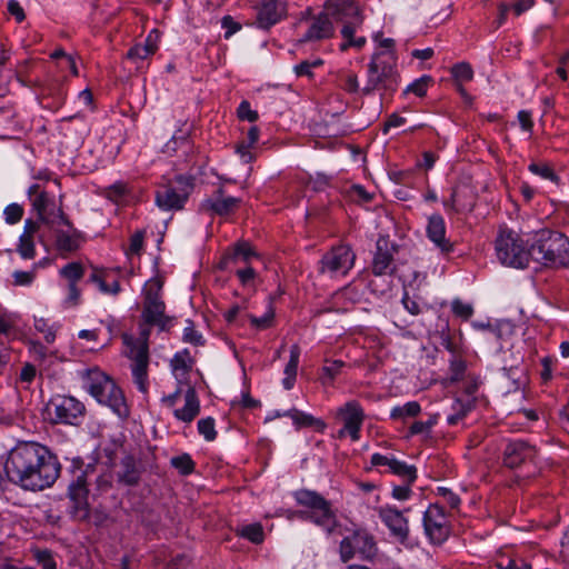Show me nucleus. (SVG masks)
I'll return each mask as SVG.
<instances>
[{
    "label": "nucleus",
    "instance_id": "14",
    "mask_svg": "<svg viewBox=\"0 0 569 569\" xmlns=\"http://www.w3.org/2000/svg\"><path fill=\"white\" fill-rule=\"evenodd\" d=\"M123 342L130 348L129 357L133 360L132 376L138 389L147 392V372L149 362V348L147 343L134 342L128 333L122 335Z\"/></svg>",
    "mask_w": 569,
    "mask_h": 569
},
{
    "label": "nucleus",
    "instance_id": "62",
    "mask_svg": "<svg viewBox=\"0 0 569 569\" xmlns=\"http://www.w3.org/2000/svg\"><path fill=\"white\" fill-rule=\"evenodd\" d=\"M410 485L408 481L403 486H395L392 489V497L398 500H406L410 496Z\"/></svg>",
    "mask_w": 569,
    "mask_h": 569
},
{
    "label": "nucleus",
    "instance_id": "48",
    "mask_svg": "<svg viewBox=\"0 0 569 569\" xmlns=\"http://www.w3.org/2000/svg\"><path fill=\"white\" fill-rule=\"evenodd\" d=\"M274 317V312L272 307H269V310L262 317L249 316V321L251 326L257 329H267L271 326L272 319Z\"/></svg>",
    "mask_w": 569,
    "mask_h": 569
},
{
    "label": "nucleus",
    "instance_id": "30",
    "mask_svg": "<svg viewBox=\"0 0 569 569\" xmlns=\"http://www.w3.org/2000/svg\"><path fill=\"white\" fill-rule=\"evenodd\" d=\"M283 415L290 417L297 428L313 427L318 431H323L326 423L311 415L305 413L296 408L284 411Z\"/></svg>",
    "mask_w": 569,
    "mask_h": 569
},
{
    "label": "nucleus",
    "instance_id": "43",
    "mask_svg": "<svg viewBox=\"0 0 569 569\" xmlns=\"http://www.w3.org/2000/svg\"><path fill=\"white\" fill-rule=\"evenodd\" d=\"M34 328L38 332L43 333L47 343H52L56 340V331L47 319L36 318Z\"/></svg>",
    "mask_w": 569,
    "mask_h": 569
},
{
    "label": "nucleus",
    "instance_id": "45",
    "mask_svg": "<svg viewBox=\"0 0 569 569\" xmlns=\"http://www.w3.org/2000/svg\"><path fill=\"white\" fill-rule=\"evenodd\" d=\"M187 323L188 326L183 330V341L193 346H203V337L194 329L193 321L188 320Z\"/></svg>",
    "mask_w": 569,
    "mask_h": 569
},
{
    "label": "nucleus",
    "instance_id": "8",
    "mask_svg": "<svg viewBox=\"0 0 569 569\" xmlns=\"http://www.w3.org/2000/svg\"><path fill=\"white\" fill-rule=\"evenodd\" d=\"M28 196L31 200L33 209L37 211L39 220L49 228L62 223L66 227L73 229L72 222L63 212L61 207L56 208L54 201L49 197L46 190H42L40 184L34 183L29 187Z\"/></svg>",
    "mask_w": 569,
    "mask_h": 569
},
{
    "label": "nucleus",
    "instance_id": "41",
    "mask_svg": "<svg viewBox=\"0 0 569 569\" xmlns=\"http://www.w3.org/2000/svg\"><path fill=\"white\" fill-rule=\"evenodd\" d=\"M171 367L174 371L182 370L184 372L191 370L192 360L190 358L189 351L184 349L182 352H178L171 360Z\"/></svg>",
    "mask_w": 569,
    "mask_h": 569
},
{
    "label": "nucleus",
    "instance_id": "5",
    "mask_svg": "<svg viewBox=\"0 0 569 569\" xmlns=\"http://www.w3.org/2000/svg\"><path fill=\"white\" fill-rule=\"evenodd\" d=\"M293 496L299 506L310 509L307 512L300 511L301 518L321 527L328 535L335 532L338 527V519L330 501L317 491L308 489L297 490Z\"/></svg>",
    "mask_w": 569,
    "mask_h": 569
},
{
    "label": "nucleus",
    "instance_id": "24",
    "mask_svg": "<svg viewBox=\"0 0 569 569\" xmlns=\"http://www.w3.org/2000/svg\"><path fill=\"white\" fill-rule=\"evenodd\" d=\"M141 473L140 462L132 455H126L120 461L117 481L127 487H134L140 482Z\"/></svg>",
    "mask_w": 569,
    "mask_h": 569
},
{
    "label": "nucleus",
    "instance_id": "26",
    "mask_svg": "<svg viewBox=\"0 0 569 569\" xmlns=\"http://www.w3.org/2000/svg\"><path fill=\"white\" fill-rule=\"evenodd\" d=\"M184 401L183 408L174 410V417L183 422H191L200 411V403L194 388H188Z\"/></svg>",
    "mask_w": 569,
    "mask_h": 569
},
{
    "label": "nucleus",
    "instance_id": "10",
    "mask_svg": "<svg viewBox=\"0 0 569 569\" xmlns=\"http://www.w3.org/2000/svg\"><path fill=\"white\" fill-rule=\"evenodd\" d=\"M161 283L151 284L144 292L142 319L144 325L157 326L161 331L170 328L172 318L166 316V303L160 297Z\"/></svg>",
    "mask_w": 569,
    "mask_h": 569
},
{
    "label": "nucleus",
    "instance_id": "42",
    "mask_svg": "<svg viewBox=\"0 0 569 569\" xmlns=\"http://www.w3.org/2000/svg\"><path fill=\"white\" fill-rule=\"evenodd\" d=\"M198 431L204 437L207 441H213L217 438L214 428V419L207 417L198 421Z\"/></svg>",
    "mask_w": 569,
    "mask_h": 569
},
{
    "label": "nucleus",
    "instance_id": "17",
    "mask_svg": "<svg viewBox=\"0 0 569 569\" xmlns=\"http://www.w3.org/2000/svg\"><path fill=\"white\" fill-rule=\"evenodd\" d=\"M423 527L430 540L441 543L448 537L447 518L443 507L431 505L423 515Z\"/></svg>",
    "mask_w": 569,
    "mask_h": 569
},
{
    "label": "nucleus",
    "instance_id": "46",
    "mask_svg": "<svg viewBox=\"0 0 569 569\" xmlns=\"http://www.w3.org/2000/svg\"><path fill=\"white\" fill-rule=\"evenodd\" d=\"M342 367H345V362L341 360H326V365L322 367L323 383H327L325 378L332 381L340 373Z\"/></svg>",
    "mask_w": 569,
    "mask_h": 569
},
{
    "label": "nucleus",
    "instance_id": "64",
    "mask_svg": "<svg viewBox=\"0 0 569 569\" xmlns=\"http://www.w3.org/2000/svg\"><path fill=\"white\" fill-rule=\"evenodd\" d=\"M343 89L350 93H356L359 91L358 77L355 73H349L345 78Z\"/></svg>",
    "mask_w": 569,
    "mask_h": 569
},
{
    "label": "nucleus",
    "instance_id": "7",
    "mask_svg": "<svg viewBox=\"0 0 569 569\" xmlns=\"http://www.w3.org/2000/svg\"><path fill=\"white\" fill-rule=\"evenodd\" d=\"M496 251L502 264L525 268L531 259L530 243H526L520 236L510 229L500 230L496 239Z\"/></svg>",
    "mask_w": 569,
    "mask_h": 569
},
{
    "label": "nucleus",
    "instance_id": "40",
    "mask_svg": "<svg viewBox=\"0 0 569 569\" xmlns=\"http://www.w3.org/2000/svg\"><path fill=\"white\" fill-rule=\"evenodd\" d=\"M529 170H530V172L541 177L542 179H547V180H550V181H553V182L558 181V176L556 174V172L552 170V168L548 163H545V162H541V163L532 162L529 166Z\"/></svg>",
    "mask_w": 569,
    "mask_h": 569
},
{
    "label": "nucleus",
    "instance_id": "6",
    "mask_svg": "<svg viewBox=\"0 0 569 569\" xmlns=\"http://www.w3.org/2000/svg\"><path fill=\"white\" fill-rule=\"evenodd\" d=\"M381 52H376L368 64V79L361 89L362 94L369 96L375 90L383 89L395 91L399 82V73L396 69V56L391 53V61L383 60Z\"/></svg>",
    "mask_w": 569,
    "mask_h": 569
},
{
    "label": "nucleus",
    "instance_id": "52",
    "mask_svg": "<svg viewBox=\"0 0 569 569\" xmlns=\"http://www.w3.org/2000/svg\"><path fill=\"white\" fill-rule=\"evenodd\" d=\"M361 291L355 287V286H346L342 288L339 292H337V297L345 298L346 300L350 301L351 303H356L360 301L361 299Z\"/></svg>",
    "mask_w": 569,
    "mask_h": 569
},
{
    "label": "nucleus",
    "instance_id": "36",
    "mask_svg": "<svg viewBox=\"0 0 569 569\" xmlns=\"http://www.w3.org/2000/svg\"><path fill=\"white\" fill-rule=\"evenodd\" d=\"M171 465L183 476L190 475L194 470V462L188 453L171 458Z\"/></svg>",
    "mask_w": 569,
    "mask_h": 569
},
{
    "label": "nucleus",
    "instance_id": "31",
    "mask_svg": "<svg viewBox=\"0 0 569 569\" xmlns=\"http://www.w3.org/2000/svg\"><path fill=\"white\" fill-rule=\"evenodd\" d=\"M299 356H300L299 347L297 345L292 346L291 350H290V359L284 368L286 378L282 381L283 387L287 390H290L293 387V383L296 381L297 369H298V363H299Z\"/></svg>",
    "mask_w": 569,
    "mask_h": 569
},
{
    "label": "nucleus",
    "instance_id": "11",
    "mask_svg": "<svg viewBox=\"0 0 569 569\" xmlns=\"http://www.w3.org/2000/svg\"><path fill=\"white\" fill-rule=\"evenodd\" d=\"M325 10L328 17L342 22L341 36L343 38L355 34L356 29L362 24L359 8L351 0H327Z\"/></svg>",
    "mask_w": 569,
    "mask_h": 569
},
{
    "label": "nucleus",
    "instance_id": "38",
    "mask_svg": "<svg viewBox=\"0 0 569 569\" xmlns=\"http://www.w3.org/2000/svg\"><path fill=\"white\" fill-rule=\"evenodd\" d=\"M451 74L457 82L470 81L473 78V70L467 62H459L451 68Z\"/></svg>",
    "mask_w": 569,
    "mask_h": 569
},
{
    "label": "nucleus",
    "instance_id": "60",
    "mask_svg": "<svg viewBox=\"0 0 569 569\" xmlns=\"http://www.w3.org/2000/svg\"><path fill=\"white\" fill-rule=\"evenodd\" d=\"M552 362H553V360L551 357H545L541 360L542 371H541L540 376L545 383H547L552 378V369H551Z\"/></svg>",
    "mask_w": 569,
    "mask_h": 569
},
{
    "label": "nucleus",
    "instance_id": "23",
    "mask_svg": "<svg viewBox=\"0 0 569 569\" xmlns=\"http://www.w3.org/2000/svg\"><path fill=\"white\" fill-rule=\"evenodd\" d=\"M286 16L284 0H264L258 11L257 22L262 29H269Z\"/></svg>",
    "mask_w": 569,
    "mask_h": 569
},
{
    "label": "nucleus",
    "instance_id": "20",
    "mask_svg": "<svg viewBox=\"0 0 569 569\" xmlns=\"http://www.w3.org/2000/svg\"><path fill=\"white\" fill-rule=\"evenodd\" d=\"M339 413L343 417L345 422L343 429L339 431V437L341 438L345 432H348L353 441L358 440L365 418L360 405L355 400L348 401L342 408H340Z\"/></svg>",
    "mask_w": 569,
    "mask_h": 569
},
{
    "label": "nucleus",
    "instance_id": "57",
    "mask_svg": "<svg viewBox=\"0 0 569 569\" xmlns=\"http://www.w3.org/2000/svg\"><path fill=\"white\" fill-rule=\"evenodd\" d=\"M13 284L14 286H29L32 283L34 279L33 271H14L13 274Z\"/></svg>",
    "mask_w": 569,
    "mask_h": 569
},
{
    "label": "nucleus",
    "instance_id": "2",
    "mask_svg": "<svg viewBox=\"0 0 569 569\" xmlns=\"http://www.w3.org/2000/svg\"><path fill=\"white\" fill-rule=\"evenodd\" d=\"M530 243L531 259L558 267L569 266V238L555 230L541 229L526 240Z\"/></svg>",
    "mask_w": 569,
    "mask_h": 569
},
{
    "label": "nucleus",
    "instance_id": "3",
    "mask_svg": "<svg viewBox=\"0 0 569 569\" xmlns=\"http://www.w3.org/2000/svg\"><path fill=\"white\" fill-rule=\"evenodd\" d=\"M84 389L101 405H106L120 418L129 416L122 390L98 368L88 369L83 376Z\"/></svg>",
    "mask_w": 569,
    "mask_h": 569
},
{
    "label": "nucleus",
    "instance_id": "33",
    "mask_svg": "<svg viewBox=\"0 0 569 569\" xmlns=\"http://www.w3.org/2000/svg\"><path fill=\"white\" fill-rule=\"evenodd\" d=\"M421 411V407L417 401H410L401 407H395L391 410L390 417L392 419H403L406 417H416Z\"/></svg>",
    "mask_w": 569,
    "mask_h": 569
},
{
    "label": "nucleus",
    "instance_id": "56",
    "mask_svg": "<svg viewBox=\"0 0 569 569\" xmlns=\"http://www.w3.org/2000/svg\"><path fill=\"white\" fill-rule=\"evenodd\" d=\"M144 231L138 230L130 238L129 253L139 254L143 246Z\"/></svg>",
    "mask_w": 569,
    "mask_h": 569
},
{
    "label": "nucleus",
    "instance_id": "15",
    "mask_svg": "<svg viewBox=\"0 0 569 569\" xmlns=\"http://www.w3.org/2000/svg\"><path fill=\"white\" fill-rule=\"evenodd\" d=\"M537 449L525 440L509 441L502 453V463L509 469L520 468L522 465H536Z\"/></svg>",
    "mask_w": 569,
    "mask_h": 569
},
{
    "label": "nucleus",
    "instance_id": "21",
    "mask_svg": "<svg viewBox=\"0 0 569 569\" xmlns=\"http://www.w3.org/2000/svg\"><path fill=\"white\" fill-rule=\"evenodd\" d=\"M426 232L428 239L442 254H449L453 251L455 244L446 238V223L440 214L436 213L429 217Z\"/></svg>",
    "mask_w": 569,
    "mask_h": 569
},
{
    "label": "nucleus",
    "instance_id": "4",
    "mask_svg": "<svg viewBox=\"0 0 569 569\" xmlns=\"http://www.w3.org/2000/svg\"><path fill=\"white\" fill-rule=\"evenodd\" d=\"M94 466L88 463L84 466L80 457L71 460V471L73 479L68 486L69 515L76 521H86L89 519L90 509L88 502V482L87 477L93 471Z\"/></svg>",
    "mask_w": 569,
    "mask_h": 569
},
{
    "label": "nucleus",
    "instance_id": "9",
    "mask_svg": "<svg viewBox=\"0 0 569 569\" xmlns=\"http://www.w3.org/2000/svg\"><path fill=\"white\" fill-rule=\"evenodd\" d=\"M339 553L343 562H348L356 555L362 559H371L377 553V545L373 536L367 530L357 529L341 540Z\"/></svg>",
    "mask_w": 569,
    "mask_h": 569
},
{
    "label": "nucleus",
    "instance_id": "19",
    "mask_svg": "<svg viewBox=\"0 0 569 569\" xmlns=\"http://www.w3.org/2000/svg\"><path fill=\"white\" fill-rule=\"evenodd\" d=\"M379 518L389 528L391 536L405 543L409 537L408 520L396 508L381 507L378 510Z\"/></svg>",
    "mask_w": 569,
    "mask_h": 569
},
{
    "label": "nucleus",
    "instance_id": "51",
    "mask_svg": "<svg viewBox=\"0 0 569 569\" xmlns=\"http://www.w3.org/2000/svg\"><path fill=\"white\" fill-rule=\"evenodd\" d=\"M238 117L241 120H248L250 122H254L258 120L259 116L256 110L251 109L250 103L247 100H243L237 110Z\"/></svg>",
    "mask_w": 569,
    "mask_h": 569
},
{
    "label": "nucleus",
    "instance_id": "53",
    "mask_svg": "<svg viewBox=\"0 0 569 569\" xmlns=\"http://www.w3.org/2000/svg\"><path fill=\"white\" fill-rule=\"evenodd\" d=\"M109 277V273L104 270H98L93 269V272L90 274L88 281L96 283L100 291L104 293L107 291V278Z\"/></svg>",
    "mask_w": 569,
    "mask_h": 569
},
{
    "label": "nucleus",
    "instance_id": "54",
    "mask_svg": "<svg viewBox=\"0 0 569 569\" xmlns=\"http://www.w3.org/2000/svg\"><path fill=\"white\" fill-rule=\"evenodd\" d=\"M150 57V50L143 48L141 43H138L129 49L127 58L132 61L144 60Z\"/></svg>",
    "mask_w": 569,
    "mask_h": 569
},
{
    "label": "nucleus",
    "instance_id": "13",
    "mask_svg": "<svg viewBox=\"0 0 569 569\" xmlns=\"http://www.w3.org/2000/svg\"><path fill=\"white\" fill-rule=\"evenodd\" d=\"M47 411L54 423L72 425L83 415L84 406L73 397L57 395L48 402Z\"/></svg>",
    "mask_w": 569,
    "mask_h": 569
},
{
    "label": "nucleus",
    "instance_id": "1",
    "mask_svg": "<svg viewBox=\"0 0 569 569\" xmlns=\"http://www.w3.org/2000/svg\"><path fill=\"white\" fill-rule=\"evenodd\" d=\"M61 466L46 446L23 441L12 448L4 463L10 482L29 491L50 488L59 478Z\"/></svg>",
    "mask_w": 569,
    "mask_h": 569
},
{
    "label": "nucleus",
    "instance_id": "16",
    "mask_svg": "<svg viewBox=\"0 0 569 569\" xmlns=\"http://www.w3.org/2000/svg\"><path fill=\"white\" fill-rule=\"evenodd\" d=\"M356 254L348 246H338L323 254L320 260V272L333 276L346 274L353 266Z\"/></svg>",
    "mask_w": 569,
    "mask_h": 569
},
{
    "label": "nucleus",
    "instance_id": "27",
    "mask_svg": "<svg viewBox=\"0 0 569 569\" xmlns=\"http://www.w3.org/2000/svg\"><path fill=\"white\" fill-rule=\"evenodd\" d=\"M54 232L56 249L61 253L74 252L80 247L79 232L73 229L72 233H67L63 230L51 228Z\"/></svg>",
    "mask_w": 569,
    "mask_h": 569
},
{
    "label": "nucleus",
    "instance_id": "37",
    "mask_svg": "<svg viewBox=\"0 0 569 569\" xmlns=\"http://www.w3.org/2000/svg\"><path fill=\"white\" fill-rule=\"evenodd\" d=\"M60 273L68 279L69 283H77L83 277V267L79 262H70L66 264Z\"/></svg>",
    "mask_w": 569,
    "mask_h": 569
},
{
    "label": "nucleus",
    "instance_id": "63",
    "mask_svg": "<svg viewBox=\"0 0 569 569\" xmlns=\"http://www.w3.org/2000/svg\"><path fill=\"white\" fill-rule=\"evenodd\" d=\"M439 495H441L450 505L451 508H456L460 503L459 497L448 488H438Z\"/></svg>",
    "mask_w": 569,
    "mask_h": 569
},
{
    "label": "nucleus",
    "instance_id": "32",
    "mask_svg": "<svg viewBox=\"0 0 569 569\" xmlns=\"http://www.w3.org/2000/svg\"><path fill=\"white\" fill-rule=\"evenodd\" d=\"M390 470L392 473L402 477L409 483H412L417 478V469L413 466L398 461L395 458L391 461Z\"/></svg>",
    "mask_w": 569,
    "mask_h": 569
},
{
    "label": "nucleus",
    "instance_id": "59",
    "mask_svg": "<svg viewBox=\"0 0 569 569\" xmlns=\"http://www.w3.org/2000/svg\"><path fill=\"white\" fill-rule=\"evenodd\" d=\"M8 11L18 22H22L26 19L24 11L17 0H10L8 2Z\"/></svg>",
    "mask_w": 569,
    "mask_h": 569
},
{
    "label": "nucleus",
    "instance_id": "44",
    "mask_svg": "<svg viewBox=\"0 0 569 569\" xmlns=\"http://www.w3.org/2000/svg\"><path fill=\"white\" fill-rule=\"evenodd\" d=\"M33 557L42 569H57V563L49 549H37Z\"/></svg>",
    "mask_w": 569,
    "mask_h": 569
},
{
    "label": "nucleus",
    "instance_id": "35",
    "mask_svg": "<svg viewBox=\"0 0 569 569\" xmlns=\"http://www.w3.org/2000/svg\"><path fill=\"white\" fill-rule=\"evenodd\" d=\"M241 537L248 539L252 543H261L264 538L263 528L260 523H251L244 526L240 531Z\"/></svg>",
    "mask_w": 569,
    "mask_h": 569
},
{
    "label": "nucleus",
    "instance_id": "28",
    "mask_svg": "<svg viewBox=\"0 0 569 569\" xmlns=\"http://www.w3.org/2000/svg\"><path fill=\"white\" fill-rule=\"evenodd\" d=\"M522 359L516 358L510 366H503L502 372L503 376L510 380L511 386L508 388V391H516L520 389L522 385L526 382V369L521 366Z\"/></svg>",
    "mask_w": 569,
    "mask_h": 569
},
{
    "label": "nucleus",
    "instance_id": "49",
    "mask_svg": "<svg viewBox=\"0 0 569 569\" xmlns=\"http://www.w3.org/2000/svg\"><path fill=\"white\" fill-rule=\"evenodd\" d=\"M18 252L23 259H32L36 254L33 239L20 236Z\"/></svg>",
    "mask_w": 569,
    "mask_h": 569
},
{
    "label": "nucleus",
    "instance_id": "50",
    "mask_svg": "<svg viewBox=\"0 0 569 569\" xmlns=\"http://www.w3.org/2000/svg\"><path fill=\"white\" fill-rule=\"evenodd\" d=\"M4 216L9 224L17 223L23 216V208L18 203H11L6 207Z\"/></svg>",
    "mask_w": 569,
    "mask_h": 569
},
{
    "label": "nucleus",
    "instance_id": "12",
    "mask_svg": "<svg viewBox=\"0 0 569 569\" xmlns=\"http://www.w3.org/2000/svg\"><path fill=\"white\" fill-rule=\"evenodd\" d=\"M176 186H164L156 193V203L163 210H179L183 208L191 190L193 189L192 177L177 176Z\"/></svg>",
    "mask_w": 569,
    "mask_h": 569
},
{
    "label": "nucleus",
    "instance_id": "39",
    "mask_svg": "<svg viewBox=\"0 0 569 569\" xmlns=\"http://www.w3.org/2000/svg\"><path fill=\"white\" fill-rule=\"evenodd\" d=\"M432 78L430 76H422L421 78L415 80L412 83H410L406 90L403 91L405 94L407 93H415L418 97H423L427 92V89L429 84L432 82Z\"/></svg>",
    "mask_w": 569,
    "mask_h": 569
},
{
    "label": "nucleus",
    "instance_id": "25",
    "mask_svg": "<svg viewBox=\"0 0 569 569\" xmlns=\"http://www.w3.org/2000/svg\"><path fill=\"white\" fill-rule=\"evenodd\" d=\"M335 27L327 12L319 13L300 40L301 42L319 41L333 37Z\"/></svg>",
    "mask_w": 569,
    "mask_h": 569
},
{
    "label": "nucleus",
    "instance_id": "55",
    "mask_svg": "<svg viewBox=\"0 0 569 569\" xmlns=\"http://www.w3.org/2000/svg\"><path fill=\"white\" fill-rule=\"evenodd\" d=\"M128 192V184L122 181H118L109 188L108 196L110 199L117 201L124 197Z\"/></svg>",
    "mask_w": 569,
    "mask_h": 569
},
{
    "label": "nucleus",
    "instance_id": "58",
    "mask_svg": "<svg viewBox=\"0 0 569 569\" xmlns=\"http://www.w3.org/2000/svg\"><path fill=\"white\" fill-rule=\"evenodd\" d=\"M221 26L226 29L224 38L229 39L233 33L241 29V24L236 22L232 17L224 16L221 19Z\"/></svg>",
    "mask_w": 569,
    "mask_h": 569
},
{
    "label": "nucleus",
    "instance_id": "22",
    "mask_svg": "<svg viewBox=\"0 0 569 569\" xmlns=\"http://www.w3.org/2000/svg\"><path fill=\"white\" fill-rule=\"evenodd\" d=\"M240 203L239 198L224 197L223 189L218 188L212 197L206 199L201 204V210L218 216H227L233 212Z\"/></svg>",
    "mask_w": 569,
    "mask_h": 569
},
{
    "label": "nucleus",
    "instance_id": "18",
    "mask_svg": "<svg viewBox=\"0 0 569 569\" xmlns=\"http://www.w3.org/2000/svg\"><path fill=\"white\" fill-rule=\"evenodd\" d=\"M397 247L395 244L389 246V241L385 237H379L376 242V251L371 262V271L375 276L393 274L396 270L395 253Z\"/></svg>",
    "mask_w": 569,
    "mask_h": 569
},
{
    "label": "nucleus",
    "instance_id": "47",
    "mask_svg": "<svg viewBox=\"0 0 569 569\" xmlns=\"http://www.w3.org/2000/svg\"><path fill=\"white\" fill-rule=\"evenodd\" d=\"M451 310L455 316H457L463 320H468L473 313L472 306L461 301L460 299H455L452 301Z\"/></svg>",
    "mask_w": 569,
    "mask_h": 569
},
{
    "label": "nucleus",
    "instance_id": "34",
    "mask_svg": "<svg viewBox=\"0 0 569 569\" xmlns=\"http://www.w3.org/2000/svg\"><path fill=\"white\" fill-rule=\"evenodd\" d=\"M497 569H531V565L520 557H501L496 562Z\"/></svg>",
    "mask_w": 569,
    "mask_h": 569
},
{
    "label": "nucleus",
    "instance_id": "29",
    "mask_svg": "<svg viewBox=\"0 0 569 569\" xmlns=\"http://www.w3.org/2000/svg\"><path fill=\"white\" fill-rule=\"evenodd\" d=\"M257 253L252 249V247L243 241L239 242L232 250V252L227 253L221 261V264H228V263H238V262H244L249 263L252 258H257Z\"/></svg>",
    "mask_w": 569,
    "mask_h": 569
},
{
    "label": "nucleus",
    "instance_id": "61",
    "mask_svg": "<svg viewBox=\"0 0 569 569\" xmlns=\"http://www.w3.org/2000/svg\"><path fill=\"white\" fill-rule=\"evenodd\" d=\"M36 373V367L31 363H26L21 369L20 380L30 383L31 381H33Z\"/></svg>",
    "mask_w": 569,
    "mask_h": 569
}]
</instances>
